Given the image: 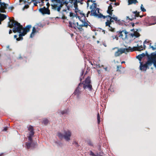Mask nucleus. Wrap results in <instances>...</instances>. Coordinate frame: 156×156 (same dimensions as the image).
<instances>
[{"instance_id": "nucleus-1", "label": "nucleus", "mask_w": 156, "mask_h": 156, "mask_svg": "<svg viewBox=\"0 0 156 156\" xmlns=\"http://www.w3.org/2000/svg\"><path fill=\"white\" fill-rule=\"evenodd\" d=\"M9 21L8 22V27L10 28H12L13 33H18L20 34L21 33L23 29V26L20 23L15 20L14 18L11 19L9 18Z\"/></svg>"}, {"instance_id": "nucleus-2", "label": "nucleus", "mask_w": 156, "mask_h": 156, "mask_svg": "<svg viewBox=\"0 0 156 156\" xmlns=\"http://www.w3.org/2000/svg\"><path fill=\"white\" fill-rule=\"evenodd\" d=\"M109 20H107L106 22L105 23V26L108 27V30L112 32L115 31V28L112 27L111 26V25L112 23L115 21V23L120 25H123L125 24V21L123 20H118L117 17H114V16L111 17V19H109Z\"/></svg>"}, {"instance_id": "nucleus-3", "label": "nucleus", "mask_w": 156, "mask_h": 156, "mask_svg": "<svg viewBox=\"0 0 156 156\" xmlns=\"http://www.w3.org/2000/svg\"><path fill=\"white\" fill-rule=\"evenodd\" d=\"M97 5L95 3H93L90 5V8L91 9V10L90 16H94L98 18H104V16L100 13L99 9L97 8Z\"/></svg>"}, {"instance_id": "nucleus-4", "label": "nucleus", "mask_w": 156, "mask_h": 156, "mask_svg": "<svg viewBox=\"0 0 156 156\" xmlns=\"http://www.w3.org/2000/svg\"><path fill=\"white\" fill-rule=\"evenodd\" d=\"M148 55V59L144 64L143 63V62H140V66L139 67L140 70L146 71L147 69L149 68V66H151L152 64L154 65V62L151 58L149 57V55Z\"/></svg>"}, {"instance_id": "nucleus-5", "label": "nucleus", "mask_w": 156, "mask_h": 156, "mask_svg": "<svg viewBox=\"0 0 156 156\" xmlns=\"http://www.w3.org/2000/svg\"><path fill=\"white\" fill-rule=\"evenodd\" d=\"M82 86L83 85V87L84 90L86 89H88L90 91H91L93 89L92 86L91 84V80L90 77V76H88L82 83Z\"/></svg>"}, {"instance_id": "nucleus-6", "label": "nucleus", "mask_w": 156, "mask_h": 156, "mask_svg": "<svg viewBox=\"0 0 156 156\" xmlns=\"http://www.w3.org/2000/svg\"><path fill=\"white\" fill-rule=\"evenodd\" d=\"M32 26L31 25H28L26 27H23L22 32L21 31V33L19 34V37L16 38V41H19L23 39V36H24L27 33L30 31V29Z\"/></svg>"}, {"instance_id": "nucleus-7", "label": "nucleus", "mask_w": 156, "mask_h": 156, "mask_svg": "<svg viewBox=\"0 0 156 156\" xmlns=\"http://www.w3.org/2000/svg\"><path fill=\"white\" fill-rule=\"evenodd\" d=\"M64 133V135H63L61 133L58 132L57 133V136L60 139L64 138L67 141H69L71 135V132L69 130L65 131Z\"/></svg>"}, {"instance_id": "nucleus-8", "label": "nucleus", "mask_w": 156, "mask_h": 156, "mask_svg": "<svg viewBox=\"0 0 156 156\" xmlns=\"http://www.w3.org/2000/svg\"><path fill=\"white\" fill-rule=\"evenodd\" d=\"M117 33L118 37L121 38L123 40H127L128 37L127 34H128V32H127L126 30H120L119 31H117Z\"/></svg>"}, {"instance_id": "nucleus-9", "label": "nucleus", "mask_w": 156, "mask_h": 156, "mask_svg": "<svg viewBox=\"0 0 156 156\" xmlns=\"http://www.w3.org/2000/svg\"><path fill=\"white\" fill-rule=\"evenodd\" d=\"M139 42L140 43H138L137 44V46L134 47L133 48V50L131 48H129V50H130L131 51H140L145 50V49L146 46L144 45L143 46H142V42L141 41H140Z\"/></svg>"}, {"instance_id": "nucleus-10", "label": "nucleus", "mask_w": 156, "mask_h": 156, "mask_svg": "<svg viewBox=\"0 0 156 156\" xmlns=\"http://www.w3.org/2000/svg\"><path fill=\"white\" fill-rule=\"evenodd\" d=\"M27 128L28 130L29 131L28 139L30 141H32V138L34 137V129L33 127L31 125L29 126Z\"/></svg>"}, {"instance_id": "nucleus-11", "label": "nucleus", "mask_w": 156, "mask_h": 156, "mask_svg": "<svg viewBox=\"0 0 156 156\" xmlns=\"http://www.w3.org/2000/svg\"><path fill=\"white\" fill-rule=\"evenodd\" d=\"M129 48H131V47H129L128 48H120L119 49L118 51L115 53V56L116 57H118L123 53H125V52H129Z\"/></svg>"}, {"instance_id": "nucleus-12", "label": "nucleus", "mask_w": 156, "mask_h": 156, "mask_svg": "<svg viewBox=\"0 0 156 156\" xmlns=\"http://www.w3.org/2000/svg\"><path fill=\"white\" fill-rule=\"evenodd\" d=\"M80 20L83 23L82 24L79 25L78 23V22L76 23V24L78 26L77 28L80 31H82L83 30V29L82 28L83 27H85L87 28L88 26H90L88 25L87 22H85V21H83V20Z\"/></svg>"}, {"instance_id": "nucleus-13", "label": "nucleus", "mask_w": 156, "mask_h": 156, "mask_svg": "<svg viewBox=\"0 0 156 156\" xmlns=\"http://www.w3.org/2000/svg\"><path fill=\"white\" fill-rule=\"evenodd\" d=\"M0 12L2 13H5L6 11L5 10L7 9L9 5L4 2H1L0 3Z\"/></svg>"}, {"instance_id": "nucleus-14", "label": "nucleus", "mask_w": 156, "mask_h": 156, "mask_svg": "<svg viewBox=\"0 0 156 156\" xmlns=\"http://www.w3.org/2000/svg\"><path fill=\"white\" fill-rule=\"evenodd\" d=\"M82 87V84L81 82L79 83L78 85V86L76 88L75 91L73 93V94L76 95L77 97H79L81 93V91L80 90Z\"/></svg>"}, {"instance_id": "nucleus-15", "label": "nucleus", "mask_w": 156, "mask_h": 156, "mask_svg": "<svg viewBox=\"0 0 156 156\" xmlns=\"http://www.w3.org/2000/svg\"><path fill=\"white\" fill-rule=\"evenodd\" d=\"M39 11L43 14H47L49 15L50 14V11L48 9V7L46 8L45 6L43 8H40Z\"/></svg>"}, {"instance_id": "nucleus-16", "label": "nucleus", "mask_w": 156, "mask_h": 156, "mask_svg": "<svg viewBox=\"0 0 156 156\" xmlns=\"http://www.w3.org/2000/svg\"><path fill=\"white\" fill-rule=\"evenodd\" d=\"M139 16V12L137 11H134L132 12V14L131 15V18L130 21H132L134 19H136V17H138Z\"/></svg>"}, {"instance_id": "nucleus-17", "label": "nucleus", "mask_w": 156, "mask_h": 156, "mask_svg": "<svg viewBox=\"0 0 156 156\" xmlns=\"http://www.w3.org/2000/svg\"><path fill=\"white\" fill-rule=\"evenodd\" d=\"M150 57L154 62V66L156 68V53H152Z\"/></svg>"}, {"instance_id": "nucleus-18", "label": "nucleus", "mask_w": 156, "mask_h": 156, "mask_svg": "<svg viewBox=\"0 0 156 156\" xmlns=\"http://www.w3.org/2000/svg\"><path fill=\"white\" fill-rule=\"evenodd\" d=\"M6 15L4 14H2L0 13V24H1V21L6 18Z\"/></svg>"}, {"instance_id": "nucleus-19", "label": "nucleus", "mask_w": 156, "mask_h": 156, "mask_svg": "<svg viewBox=\"0 0 156 156\" xmlns=\"http://www.w3.org/2000/svg\"><path fill=\"white\" fill-rule=\"evenodd\" d=\"M33 140L31 141H30V142H27L26 143V145L27 146V149H29L31 147H32V146L34 144L32 143Z\"/></svg>"}, {"instance_id": "nucleus-20", "label": "nucleus", "mask_w": 156, "mask_h": 156, "mask_svg": "<svg viewBox=\"0 0 156 156\" xmlns=\"http://www.w3.org/2000/svg\"><path fill=\"white\" fill-rule=\"evenodd\" d=\"M133 34H131V36H133V37H138L140 36V34L137 31H134V33H132Z\"/></svg>"}, {"instance_id": "nucleus-21", "label": "nucleus", "mask_w": 156, "mask_h": 156, "mask_svg": "<svg viewBox=\"0 0 156 156\" xmlns=\"http://www.w3.org/2000/svg\"><path fill=\"white\" fill-rule=\"evenodd\" d=\"M140 55L142 58L144 57L145 56H146L147 58V60L148 59V55H149L150 57H151V54L150 55L148 54L147 51L145 52V53H143L141 54H140Z\"/></svg>"}, {"instance_id": "nucleus-22", "label": "nucleus", "mask_w": 156, "mask_h": 156, "mask_svg": "<svg viewBox=\"0 0 156 156\" xmlns=\"http://www.w3.org/2000/svg\"><path fill=\"white\" fill-rule=\"evenodd\" d=\"M36 32V29L34 27H33V28L32 32L30 35V37L32 38L34 35V33Z\"/></svg>"}, {"instance_id": "nucleus-23", "label": "nucleus", "mask_w": 156, "mask_h": 156, "mask_svg": "<svg viewBox=\"0 0 156 156\" xmlns=\"http://www.w3.org/2000/svg\"><path fill=\"white\" fill-rule=\"evenodd\" d=\"M137 0H128V5H131L133 4H136L137 2Z\"/></svg>"}, {"instance_id": "nucleus-24", "label": "nucleus", "mask_w": 156, "mask_h": 156, "mask_svg": "<svg viewBox=\"0 0 156 156\" xmlns=\"http://www.w3.org/2000/svg\"><path fill=\"white\" fill-rule=\"evenodd\" d=\"M69 27L74 28L75 29H76V24L75 23H72L71 22H69Z\"/></svg>"}, {"instance_id": "nucleus-25", "label": "nucleus", "mask_w": 156, "mask_h": 156, "mask_svg": "<svg viewBox=\"0 0 156 156\" xmlns=\"http://www.w3.org/2000/svg\"><path fill=\"white\" fill-rule=\"evenodd\" d=\"M151 21L154 22L151 24V25H154L156 24V17H153L151 18Z\"/></svg>"}, {"instance_id": "nucleus-26", "label": "nucleus", "mask_w": 156, "mask_h": 156, "mask_svg": "<svg viewBox=\"0 0 156 156\" xmlns=\"http://www.w3.org/2000/svg\"><path fill=\"white\" fill-rule=\"evenodd\" d=\"M48 122V120L44 118L42 121V123H43L44 125H46Z\"/></svg>"}, {"instance_id": "nucleus-27", "label": "nucleus", "mask_w": 156, "mask_h": 156, "mask_svg": "<svg viewBox=\"0 0 156 156\" xmlns=\"http://www.w3.org/2000/svg\"><path fill=\"white\" fill-rule=\"evenodd\" d=\"M121 68H122L121 65L117 66L116 71L120 72V73H121V71L120 70V69H121Z\"/></svg>"}, {"instance_id": "nucleus-28", "label": "nucleus", "mask_w": 156, "mask_h": 156, "mask_svg": "<svg viewBox=\"0 0 156 156\" xmlns=\"http://www.w3.org/2000/svg\"><path fill=\"white\" fill-rule=\"evenodd\" d=\"M151 43L150 44V48H151L153 50H155L156 49V44L155 45H154V46H151Z\"/></svg>"}, {"instance_id": "nucleus-29", "label": "nucleus", "mask_w": 156, "mask_h": 156, "mask_svg": "<svg viewBox=\"0 0 156 156\" xmlns=\"http://www.w3.org/2000/svg\"><path fill=\"white\" fill-rule=\"evenodd\" d=\"M113 11V10H110L108 9L107 10V12L108 14H109V15L111 16H112V12Z\"/></svg>"}, {"instance_id": "nucleus-30", "label": "nucleus", "mask_w": 156, "mask_h": 156, "mask_svg": "<svg viewBox=\"0 0 156 156\" xmlns=\"http://www.w3.org/2000/svg\"><path fill=\"white\" fill-rule=\"evenodd\" d=\"M131 34H132V33H128V34H127V40H128L129 38H133V36H131Z\"/></svg>"}, {"instance_id": "nucleus-31", "label": "nucleus", "mask_w": 156, "mask_h": 156, "mask_svg": "<svg viewBox=\"0 0 156 156\" xmlns=\"http://www.w3.org/2000/svg\"><path fill=\"white\" fill-rule=\"evenodd\" d=\"M68 111L67 110H64L62 111L61 112V113L62 115H64L65 114H67L68 113Z\"/></svg>"}, {"instance_id": "nucleus-32", "label": "nucleus", "mask_w": 156, "mask_h": 156, "mask_svg": "<svg viewBox=\"0 0 156 156\" xmlns=\"http://www.w3.org/2000/svg\"><path fill=\"white\" fill-rule=\"evenodd\" d=\"M140 9L142 11L145 12L146 11V10L144 9L142 4L140 6Z\"/></svg>"}, {"instance_id": "nucleus-33", "label": "nucleus", "mask_w": 156, "mask_h": 156, "mask_svg": "<svg viewBox=\"0 0 156 156\" xmlns=\"http://www.w3.org/2000/svg\"><path fill=\"white\" fill-rule=\"evenodd\" d=\"M94 2L93 3H94V2H95V1H94L93 0H88V1H87V7L89 6V5L88 2Z\"/></svg>"}, {"instance_id": "nucleus-34", "label": "nucleus", "mask_w": 156, "mask_h": 156, "mask_svg": "<svg viewBox=\"0 0 156 156\" xmlns=\"http://www.w3.org/2000/svg\"><path fill=\"white\" fill-rule=\"evenodd\" d=\"M136 58H137V59H139V60L140 61V62L141 61V59L142 58L140 55H138L136 57Z\"/></svg>"}, {"instance_id": "nucleus-35", "label": "nucleus", "mask_w": 156, "mask_h": 156, "mask_svg": "<svg viewBox=\"0 0 156 156\" xmlns=\"http://www.w3.org/2000/svg\"><path fill=\"white\" fill-rule=\"evenodd\" d=\"M51 6L52 9H54L55 10L56 9L57 7V6L55 4L51 5Z\"/></svg>"}, {"instance_id": "nucleus-36", "label": "nucleus", "mask_w": 156, "mask_h": 156, "mask_svg": "<svg viewBox=\"0 0 156 156\" xmlns=\"http://www.w3.org/2000/svg\"><path fill=\"white\" fill-rule=\"evenodd\" d=\"M112 4V3H111V4L109 5L108 8V9L110 10H113L112 9V7L111 5V4Z\"/></svg>"}, {"instance_id": "nucleus-37", "label": "nucleus", "mask_w": 156, "mask_h": 156, "mask_svg": "<svg viewBox=\"0 0 156 156\" xmlns=\"http://www.w3.org/2000/svg\"><path fill=\"white\" fill-rule=\"evenodd\" d=\"M112 17L113 16H111V15L109 14V15H108L106 16H104V19L105 18H108V17H109L110 19H111V17Z\"/></svg>"}, {"instance_id": "nucleus-38", "label": "nucleus", "mask_w": 156, "mask_h": 156, "mask_svg": "<svg viewBox=\"0 0 156 156\" xmlns=\"http://www.w3.org/2000/svg\"><path fill=\"white\" fill-rule=\"evenodd\" d=\"M74 7L75 8V10H76L75 12H76V11H77L76 10H78V5H77V4H74Z\"/></svg>"}, {"instance_id": "nucleus-39", "label": "nucleus", "mask_w": 156, "mask_h": 156, "mask_svg": "<svg viewBox=\"0 0 156 156\" xmlns=\"http://www.w3.org/2000/svg\"><path fill=\"white\" fill-rule=\"evenodd\" d=\"M87 144L90 146H92L93 145L92 143L90 140L87 141Z\"/></svg>"}, {"instance_id": "nucleus-40", "label": "nucleus", "mask_w": 156, "mask_h": 156, "mask_svg": "<svg viewBox=\"0 0 156 156\" xmlns=\"http://www.w3.org/2000/svg\"><path fill=\"white\" fill-rule=\"evenodd\" d=\"M62 7L61 5H60L58 6L57 8V10L59 12L61 10V7Z\"/></svg>"}, {"instance_id": "nucleus-41", "label": "nucleus", "mask_w": 156, "mask_h": 156, "mask_svg": "<svg viewBox=\"0 0 156 156\" xmlns=\"http://www.w3.org/2000/svg\"><path fill=\"white\" fill-rule=\"evenodd\" d=\"M90 155L93 156V155H94V154L92 151H90Z\"/></svg>"}, {"instance_id": "nucleus-42", "label": "nucleus", "mask_w": 156, "mask_h": 156, "mask_svg": "<svg viewBox=\"0 0 156 156\" xmlns=\"http://www.w3.org/2000/svg\"><path fill=\"white\" fill-rule=\"evenodd\" d=\"M100 117H97L98 122V124H99L100 122Z\"/></svg>"}, {"instance_id": "nucleus-43", "label": "nucleus", "mask_w": 156, "mask_h": 156, "mask_svg": "<svg viewBox=\"0 0 156 156\" xmlns=\"http://www.w3.org/2000/svg\"><path fill=\"white\" fill-rule=\"evenodd\" d=\"M29 7V6L27 5H25L24 8L25 9H27Z\"/></svg>"}, {"instance_id": "nucleus-44", "label": "nucleus", "mask_w": 156, "mask_h": 156, "mask_svg": "<svg viewBox=\"0 0 156 156\" xmlns=\"http://www.w3.org/2000/svg\"><path fill=\"white\" fill-rule=\"evenodd\" d=\"M7 129V127H5L4 128V129H3V131H6Z\"/></svg>"}, {"instance_id": "nucleus-45", "label": "nucleus", "mask_w": 156, "mask_h": 156, "mask_svg": "<svg viewBox=\"0 0 156 156\" xmlns=\"http://www.w3.org/2000/svg\"><path fill=\"white\" fill-rule=\"evenodd\" d=\"M146 43H149V41H147L146 40H145L144 42V43H143V45H145V44Z\"/></svg>"}, {"instance_id": "nucleus-46", "label": "nucleus", "mask_w": 156, "mask_h": 156, "mask_svg": "<svg viewBox=\"0 0 156 156\" xmlns=\"http://www.w3.org/2000/svg\"><path fill=\"white\" fill-rule=\"evenodd\" d=\"M91 12V11H88L87 13V17H88L89 15V14Z\"/></svg>"}, {"instance_id": "nucleus-47", "label": "nucleus", "mask_w": 156, "mask_h": 156, "mask_svg": "<svg viewBox=\"0 0 156 156\" xmlns=\"http://www.w3.org/2000/svg\"><path fill=\"white\" fill-rule=\"evenodd\" d=\"M62 18L63 19H65L66 18V17L64 15L62 17Z\"/></svg>"}, {"instance_id": "nucleus-48", "label": "nucleus", "mask_w": 156, "mask_h": 156, "mask_svg": "<svg viewBox=\"0 0 156 156\" xmlns=\"http://www.w3.org/2000/svg\"><path fill=\"white\" fill-rule=\"evenodd\" d=\"M12 33V30H11L10 29L9 30V34H11Z\"/></svg>"}, {"instance_id": "nucleus-49", "label": "nucleus", "mask_w": 156, "mask_h": 156, "mask_svg": "<svg viewBox=\"0 0 156 156\" xmlns=\"http://www.w3.org/2000/svg\"><path fill=\"white\" fill-rule=\"evenodd\" d=\"M114 4L116 5H119V4L118 2H115L114 3Z\"/></svg>"}, {"instance_id": "nucleus-50", "label": "nucleus", "mask_w": 156, "mask_h": 156, "mask_svg": "<svg viewBox=\"0 0 156 156\" xmlns=\"http://www.w3.org/2000/svg\"><path fill=\"white\" fill-rule=\"evenodd\" d=\"M73 144H75L77 146L78 145V143L77 142H74L73 143Z\"/></svg>"}, {"instance_id": "nucleus-51", "label": "nucleus", "mask_w": 156, "mask_h": 156, "mask_svg": "<svg viewBox=\"0 0 156 156\" xmlns=\"http://www.w3.org/2000/svg\"><path fill=\"white\" fill-rule=\"evenodd\" d=\"M73 13L72 12L70 13V16H73Z\"/></svg>"}, {"instance_id": "nucleus-52", "label": "nucleus", "mask_w": 156, "mask_h": 156, "mask_svg": "<svg viewBox=\"0 0 156 156\" xmlns=\"http://www.w3.org/2000/svg\"><path fill=\"white\" fill-rule=\"evenodd\" d=\"M104 69H105V71H107L108 67H107L104 68Z\"/></svg>"}, {"instance_id": "nucleus-53", "label": "nucleus", "mask_w": 156, "mask_h": 156, "mask_svg": "<svg viewBox=\"0 0 156 156\" xmlns=\"http://www.w3.org/2000/svg\"><path fill=\"white\" fill-rule=\"evenodd\" d=\"M17 37V36L16 35H15L14 36V38H16Z\"/></svg>"}, {"instance_id": "nucleus-54", "label": "nucleus", "mask_w": 156, "mask_h": 156, "mask_svg": "<svg viewBox=\"0 0 156 156\" xmlns=\"http://www.w3.org/2000/svg\"><path fill=\"white\" fill-rule=\"evenodd\" d=\"M97 116V117H100V115H99V113H98Z\"/></svg>"}, {"instance_id": "nucleus-55", "label": "nucleus", "mask_w": 156, "mask_h": 156, "mask_svg": "<svg viewBox=\"0 0 156 156\" xmlns=\"http://www.w3.org/2000/svg\"><path fill=\"white\" fill-rule=\"evenodd\" d=\"M47 6H48H48H49V5H50V4H49V3H48H48H47Z\"/></svg>"}, {"instance_id": "nucleus-56", "label": "nucleus", "mask_w": 156, "mask_h": 156, "mask_svg": "<svg viewBox=\"0 0 156 156\" xmlns=\"http://www.w3.org/2000/svg\"><path fill=\"white\" fill-rule=\"evenodd\" d=\"M132 25L133 27L134 26V23H132Z\"/></svg>"}, {"instance_id": "nucleus-57", "label": "nucleus", "mask_w": 156, "mask_h": 156, "mask_svg": "<svg viewBox=\"0 0 156 156\" xmlns=\"http://www.w3.org/2000/svg\"><path fill=\"white\" fill-rule=\"evenodd\" d=\"M80 13L81 15H82L83 16H84L85 17V14L84 13Z\"/></svg>"}, {"instance_id": "nucleus-58", "label": "nucleus", "mask_w": 156, "mask_h": 156, "mask_svg": "<svg viewBox=\"0 0 156 156\" xmlns=\"http://www.w3.org/2000/svg\"><path fill=\"white\" fill-rule=\"evenodd\" d=\"M110 1L112 2H115L116 1L115 0H110Z\"/></svg>"}, {"instance_id": "nucleus-59", "label": "nucleus", "mask_w": 156, "mask_h": 156, "mask_svg": "<svg viewBox=\"0 0 156 156\" xmlns=\"http://www.w3.org/2000/svg\"><path fill=\"white\" fill-rule=\"evenodd\" d=\"M126 18H127V19H129V20L130 21V18H129V16H127V17H126Z\"/></svg>"}, {"instance_id": "nucleus-60", "label": "nucleus", "mask_w": 156, "mask_h": 156, "mask_svg": "<svg viewBox=\"0 0 156 156\" xmlns=\"http://www.w3.org/2000/svg\"><path fill=\"white\" fill-rule=\"evenodd\" d=\"M41 2H42V3H44V0H41Z\"/></svg>"}, {"instance_id": "nucleus-61", "label": "nucleus", "mask_w": 156, "mask_h": 156, "mask_svg": "<svg viewBox=\"0 0 156 156\" xmlns=\"http://www.w3.org/2000/svg\"><path fill=\"white\" fill-rule=\"evenodd\" d=\"M37 3H34V6H37Z\"/></svg>"}, {"instance_id": "nucleus-62", "label": "nucleus", "mask_w": 156, "mask_h": 156, "mask_svg": "<svg viewBox=\"0 0 156 156\" xmlns=\"http://www.w3.org/2000/svg\"><path fill=\"white\" fill-rule=\"evenodd\" d=\"M121 64H122V63H125V61H122L121 62Z\"/></svg>"}, {"instance_id": "nucleus-63", "label": "nucleus", "mask_w": 156, "mask_h": 156, "mask_svg": "<svg viewBox=\"0 0 156 156\" xmlns=\"http://www.w3.org/2000/svg\"><path fill=\"white\" fill-rule=\"evenodd\" d=\"M93 156H99V155L98 154H97V155H95L94 154V155H93Z\"/></svg>"}, {"instance_id": "nucleus-64", "label": "nucleus", "mask_w": 156, "mask_h": 156, "mask_svg": "<svg viewBox=\"0 0 156 156\" xmlns=\"http://www.w3.org/2000/svg\"><path fill=\"white\" fill-rule=\"evenodd\" d=\"M134 30H135L134 29H131V31H134Z\"/></svg>"}]
</instances>
